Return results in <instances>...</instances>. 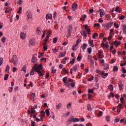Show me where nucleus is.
<instances>
[{"label":"nucleus","mask_w":126,"mask_h":126,"mask_svg":"<svg viewBox=\"0 0 126 126\" xmlns=\"http://www.w3.org/2000/svg\"><path fill=\"white\" fill-rule=\"evenodd\" d=\"M63 82L64 85L66 87H68V88H69V87H70V85L69 82H73V80H72V79L71 78H69L68 81H67V77H64L63 79Z\"/></svg>","instance_id":"obj_1"},{"label":"nucleus","mask_w":126,"mask_h":126,"mask_svg":"<svg viewBox=\"0 0 126 126\" xmlns=\"http://www.w3.org/2000/svg\"><path fill=\"white\" fill-rule=\"evenodd\" d=\"M43 64H40L39 65L37 66L35 68V70L38 72V74L40 75V76H43L44 74L42 73L43 71Z\"/></svg>","instance_id":"obj_2"},{"label":"nucleus","mask_w":126,"mask_h":126,"mask_svg":"<svg viewBox=\"0 0 126 126\" xmlns=\"http://www.w3.org/2000/svg\"><path fill=\"white\" fill-rule=\"evenodd\" d=\"M33 19V16H32V13L30 11L27 12V20L28 22H32Z\"/></svg>","instance_id":"obj_3"},{"label":"nucleus","mask_w":126,"mask_h":126,"mask_svg":"<svg viewBox=\"0 0 126 126\" xmlns=\"http://www.w3.org/2000/svg\"><path fill=\"white\" fill-rule=\"evenodd\" d=\"M73 31V28H72V26L69 25L67 27V34H66V37L67 38H69L70 36L71 35V33Z\"/></svg>","instance_id":"obj_4"},{"label":"nucleus","mask_w":126,"mask_h":126,"mask_svg":"<svg viewBox=\"0 0 126 126\" xmlns=\"http://www.w3.org/2000/svg\"><path fill=\"white\" fill-rule=\"evenodd\" d=\"M110 25L113 26V22H109L107 24H102V26L104 27V29H106V30H107V29H109Z\"/></svg>","instance_id":"obj_5"},{"label":"nucleus","mask_w":126,"mask_h":126,"mask_svg":"<svg viewBox=\"0 0 126 126\" xmlns=\"http://www.w3.org/2000/svg\"><path fill=\"white\" fill-rule=\"evenodd\" d=\"M118 86H119L120 90L121 91H123V90H124V89L123 88V87H124V84H123V82H122V81H119Z\"/></svg>","instance_id":"obj_6"},{"label":"nucleus","mask_w":126,"mask_h":126,"mask_svg":"<svg viewBox=\"0 0 126 126\" xmlns=\"http://www.w3.org/2000/svg\"><path fill=\"white\" fill-rule=\"evenodd\" d=\"M77 70V65H75L72 67V68L70 69V73L71 74H72L73 71H74V72H76V71Z\"/></svg>","instance_id":"obj_7"},{"label":"nucleus","mask_w":126,"mask_h":126,"mask_svg":"<svg viewBox=\"0 0 126 126\" xmlns=\"http://www.w3.org/2000/svg\"><path fill=\"white\" fill-rule=\"evenodd\" d=\"M12 63H13V64L15 66H16V64L17 63L16 62V56L15 55H13V58L12 59Z\"/></svg>","instance_id":"obj_8"},{"label":"nucleus","mask_w":126,"mask_h":126,"mask_svg":"<svg viewBox=\"0 0 126 126\" xmlns=\"http://www.w3.org/2000/svg\"><path fill=\"white\" fill-rule=\"evenodd\" d=\"M20 36L21 39H22V40H24L26 38V33L23 32H21L20 33Z\"/></svg>","instance_id":"obj_9"},{"label":"nucleus","mask_w":126,"mask_h":126,"mask_svg":"<svg viewBox=\"0 0 126 126\" xmlns=\"http://www.w3.org/2000/svg\"><path fill=\"white\" fill-rule=\"evenodd\" d=\"M72 122L73 123V117H70L66 124L67 125H70V124H71Z\"/></svg>","instance_id":"obj_10"},{"label":"nucleus","mask_w":126,"mask_h":126,"mask_svg":"<svg viewBox=\"0 0 126 126\" xmlns=\"http://www.w3.org/2000/svg\"><path fill=\"white\" fill-rule=\"evenodd\" d=\"M37 35H40L42 33V29L40 27H37L36 30Z\"/></svg>","instance_id":"obj_11"},{"label":"nucleus","mask_w":126,"mask_h":126,"mask_svg":"<svg viewBox=\"0 0 126 126\" xmlns=\"http://www.w3.org/2000/svg\"><path fill=\"white\" fill-rule=\"evenodd\" d=\"M99 13L100 17L101 18L103 17V16L105 15V11L102 9H99Z\"/></svg>","instance_id":"obj_12"},{"label":"nucleus","mask_w":126,"mask_h":126,"mask_svg":"<svg viewBox=\"0 0 126 126\" xmlns=\"http://www.w3.org/2000/svg\"><path fill=\"white\" fill-rule=\"evenodd\" d=\"M77 6H78V5H77V3H73L72 5V10H73V11H75V10H76V8H77Z\"/></svg>","instance_id":"obj_13"},{"label":"nucleus","mask_w":126,"mask_h":126,"mask_svg":"<svg viewBox=\"0 0 126 126\" xmlns=\"http://www.w3.org/2000/svg\"><path fill=\"white\" fill-rule=\"evenodd\" d=\"M89 44L90 45L91 47H92L93 48H94L95 45L94 43V40H89Z\"/></svg>","instance_id":"obj_14"},{"label":"nucleus","mask_w":126,"mask_h":126,"mask_svg":"<svg viewBox=\"0 0 126 126\" xmlns=\"http://www.w3.org/2000/svg\"><path fill=\"white\" fill-rule=\"evenodd\" d=\"M30 44L32 45V46H34L35 44H36V42L35 41V39H31L29 41Z\"/></svg>","instance_id":"obj_15"},{"label":"nucleus","mask_w":126,"mask_h":126,"mask_svg":"<svg viewBox=\"0 0 126 126\" xmlns=\"http://www.w3.org/2000/svg\"><path fill=\"white\" fill-rule=\"evenodd\" d=\"M46 19H53V15L52 14H47L46 16Z\"/></svg>","instance_id":"obj_16"},{"label":"nucleus","mask_w":126,"mask_h":126,"mask_svg":"<svg viewBox=\"0 0 126 126\" xmlns=\"http://www.w3.org/2000/svg\"><path fill=\"white\" fill-rule=\"evenodd\" d=\"M81 35L84 36V37H85V38H86V37H87V33H86L85 31H84V30H82L81 31Z\"/></svg>","instance_id":"obj_17"},{"label":"nucleus","mask_w":126,"mask_h":126,"mask_svg":"<svg viewBox=\"0 0 126 126\" xmlns=\"http://www.w3.org/2000/svg\"><path fill=\"white\" fill-rule=\"evenodd\" d=\"M66 54V51H65L64 53H60L59 54V58H63V57H65Z\"/></svg>","instance_id":"obj_18"},{"label":"nucleus","mask_w":126,"mask_h":126,"mask_svg":"<svg viewBox=\"0 0 126 126\" xmlns=\"http://www.w3.org/2000/svg\"><path fill=\"white\" fill-rule=\"evenodd\" d=\"M29 112L30 113V114H34V113L36 112V111L33 109V108H31V109L29 110Z\"/></svg>","instance_id":"obj_19"},{"label":"nucleus","mask_w":126,"mask_h":126,"mask_svg":"<svg viewBox=\"0 0 126 126\" xmlns=\"http://www.w3.org/2000/svg\"><path fill=\"white\" fill-rule=\"evenodd\" d=\"M122 28L123 29V33L126 34V25H122Z\"/></svg>","instance_id":"obj_20"},{"label":"nucleus","mask_w":126,"mask_h":126,"mask_svg":"<svg viewBox=\"0 0 126 126\" xmlns=\"http://www.w3.org/2000/svg\"><path fill=\"white\" fill-rule=\"evenodd\" d=\"M87 17V15H84L83 16H82V17L80 18L81 21H84Z\"/></svg>","instance_id":"obj_21"},{"label":"nucleus","mask_w":126,"mask_h":126,"mask_svg":"<svg viewBox=\"0 0 126 126\" xmlns=\"http://www.w3.org/2000/svg\"><path fill=\"white\" fill-rule=\"evenodd\" d=\"M88 45L87 44H86V43H84L83 44V45L81 46V48L82 49H83V50H86V48H87V46Z\"/></svg>","instance_id":"obj_22"},{"label":"nucleus","mask_w":126,"mask_h":126,"mask_svg":"<svg viewBox=\"0 0 126 126\" xmlns=\"http://www.w3.org/2000/svg\"><path fill=\"white\" fill-rule=\"evenodd\" d=\"M118 70H119V67H118V66L115 65L113 67V71H114V72H116V71H118Z\"/></svg>","instance_id":"obj_23"},{"label":"nucleus","mask_w":126,"mask_h":126,"mask_svg":"<svg viewBox=\"0 0 126 126\" xmlns=\"http://www.w3.org/2000/svg\"><path fill=\"white\" fill-rule=\"evenodd\" d=\"M62 108V103H59L56 105L57 110H60Z\"/></svg>","instance_id":"obj_24"},{"label":"nucleus","mask_w":126,"mask_h":126,"mask_svg":"<svg viewBox=\"0 0 126 126\" xmlns=\"http://www.w3.org/2000/svg\"><path fill=\"white\" fill-rule=\"evenodd\" d=\"M32 62L33 63H35L37 62V58L35 57V56H33L32 59Z\"/></svg>","instance_id":"obj_25"},{"label":"nucleus","mask_w":126,"mask_h":126,"mask_svg":"<svg viewBox=\"0 0 126 126\" xmlns=\"http://www.w3.org/2000/svg\"><path fill=\"white\" fill-rule=\"evenodd\" d=\"M77 47H78V44H75L73 46L72 50L73 51H76L77 49Z\"/></svg>","instance_id":"obj_26"},{"label":"nucleus","mask_w":126,"mask_h":126,"mask_svg":"<svg viewBox=\"0 0 126 126\" xmlns=\"http://www.w3.org/2000/svg\"><path fill=\"white\" fill-rule=\"evenodd\" d=\"M36 95V94L34 93L32 94L31 95V100H34L35 99V96Z\"/></svg>","instance_id":"obj_27"},{"label":"nucleus","mask_w":126,"mask_h":126,"mask_svg":"<svg viewBox=\"0 0 126 126\" xmlns=\"http://www.w3.org/2000/svg\"><path fill=\"white\" fill-rule=\"evenodd\" d=\"M108 88L111 91H113V90H114V87H113V85L112 84L109 85Z\"/></svg>","instance_id":"obj_28"},{"label":"nucleus","mask_w":126,"mask_h":126,"mask_svg":"<svg viewBox=\"0 0 126 126\" xmlns=\"http://www.w3.org/2000/svg\"><path fill=\"white\" fill-rule=\"evenodd\" d=\"M5 40H6V37H5V36H3L1 38V41L2 42V43H5Z\"/></svg>","instance_id":"obj_29"},{"label":"nucleus","mask_w":126,"mask_h":126,"mask_svg":"<svg viewBox=\"0 0 126 126\" xmlns=\"http://www.w3.org/2000/svg\"><path fill=\"white\" fill-rule=\"evenodd\" d=\"M109 67H110V65H109V64H106L104 67V70H107V69H109Z\"/></svg>","instance_id":"obj_30"},{"label":"nucleus","mask_w":126,"mask_h":126,"mask_svg":"<svg viewBox=\"0 0 126 126\" xmlns=\"http://www.w3.org/2000/svg\"><path fill=\"white\" fill-rule=\"evenodd\" d=\"M79 121H80V119L73 117V123H77V122H79Z\"/></svg>","instance_id":"obj_31"},{"label":"nucleus","mask_w":126,"mask_h":126,"mask_svg":"<svg viewBox=\"0 0 126 126\" xmlns=\"http://www.w3.org/2000/svg\"><path fill=\"white\" fill-rule=\"evenodd\" d=\"M72 105V103H71V102H69L67 103V109H70V107H71Z\"/></svg>","instance_id":"obj_32"},{"label":"nucleus","mask_w":126,"mask_h":126,"mask_svg":"<svg viewBox=\"0 0 126 126\" xmlns=\"http://www.w3.org/2000/svg\"><path fill=\"white\" fill-rule=\"evenodd\" d=\"M121 41H118L117 40H115V45L116 47H118V46H120L121 45Z\"/></svg>","instance_id":"obj_33"},{"label":"nucleus","mask_w":126,"mask_h":126,"mask_svg":"<svg viewBox=\"0 0 126 126\" xmlns=\"http://www.w3.org/2000/svg\"><path fill=\"white\" fill-rule=\"evenodd\" d=\"M115 11H116V12H119V13H121V10L120 9V6L116 7Z\"/></svg>","instance_id":"obj_34"},{"label":"nucleus","mask_w":126,"mask_h":126,"mask_svg":"<svg viewBox=\"0 0 126 126\" xmlns=\"http://www.w3.org/2000/svg\"><path fill=\"white\" fill-rule=\"evenodd\" d=\"M51 34H52V31H49L47 32L46 36H47L48 37H50L51 36Z\"/></svg>","instance_id":"obj_35"},{"label":"nucleus","mask_w":126,"mask_h":126,"mask_svg":"<svg viewBox=\"0 0 126 126\" xmlns=\"http://www.w3.org/2000/svg\"><path fill=\"white\" fill-rule=\"evenodd\" d=\"M95 91V90L94 89H89V93H91V94H93V92Z\"/></svg>","instance_id":"obj_36"},{"label":"nucleus","mask_w":126,"mask_h":126,"mask_svg":"<svg viewBox=\"0 0 126 126\" xmlns=\"http://www.w3.org/2000/svg\"><path fill=\"white\" fill-rule=\"evenodd\" d=\"M92 52V48L90 47L88 48V54H89V55H90V54H91V53Z\"/></svg>","instance_id":"obj_37"},{"label":"nucleus","mask_w":126,"mask_h":126,"mask_svg":"<svg viewBox=\"0 0 126 126\" xmlns=\"http://www.w3.org/2000/svg\"><path fill=\"white\" fill-rule=\"evenodd\" d=\"M45 114L48 116H50V110H49V109H46V110H45Z\"/></svg>","instance_id":"obj_38"},{"label":"nucleus","mask_w":126,"mask_h":126,"mask_svg":"<svg viewBox=\"0 0 126 126\" xmlns=\"http://www.w3.org/2000/svg\"><path fill=\"white\" fill-rule=\"evenodd\" d=\"M26 65H24L21 69V71H24V72H26Z\"/></svg>","instance_id":"obj_39"},{"label":"nucleus","mask_w":126,"mask_h":126,"mask_svg":"<svg viewBox=\"0 0 126 126\" xmlns=\"http://www.w3.org/2000/svg\"><path fill=\"white\" fill-rule=\"evenodd\" d=\"M10 69V67L9 66V65H7V66L6 67L5 71L7 72H9Z\"/></svg>","instance_id":"obj_40"},{"label":"nucleus","mask_w":126,"mask_h":126,"mask_svg":"<svg viewBox=\"0 0 126 126\" xmlns=\"http://www.w3.org/2000/svg\"><path fill=\"white\" fill-rule=\"evenodd\" d=\"M30 75H34V69L32 68V69H31V72L30 73Z\"/></svg>","instance_id":"obj_41"},{"label":"nucleus","mask_w":126,"mask_h":126,"mask_svg":"<svg viewBox=\"0 0 126 126\" xmlns=\"http://www.w3.org/2000/svg\"><path fill=\"white\" fill-rule=\"evenodd\" d=\"M8 76H9V75L8 74H6L4 77V80H7L8 78Z\"/></svg>","instance_id":"obj_42"},{"label":"nucleus","mask_w":126,"mask_h":126,"mask_svg":"<svg viewBox=\"0 0 126 126\" xmlns=\"http://www.w3.org/2000/svg\"><path fill=\"white\" fill-rule=\"evenodd\" d=\"M102 115H103V112L99 111L98 113L97 114V116H98V117H102Z\"/></svg>","instance_id":"obj_43"},{"label":"nucleus","mask_w":126,"mask_h":126,"mask_svg":"<svg viewBox=\"0 0 126 126\" xmlns=\"http://www.w3.org/2000/svg\"><path fill=\"white\" fill-rule=\"evenodd\" d=\"M3 63V59L2 58H0V66Z\"/></svg>","instance_id":"obj_44"},{"label":"nucleus","mask_w":126,"mask_h":126,"mask_svg":"<svg viewBox=\"0 0 126 126\" xmlns=\"http://www.w3.org/2000/svg\"><path fill=\"white\" fill-rule=\"evenodd\" d=\"M98 36V33H94L93 36V39H96V37H97Z\"/></svg>","instance_id":"obj_45"},{"label":"nucleus","mask_w":126,"mask_h":126,"mask_svg":"<svg viewBox=\"0 0 126 126\" xmlns=\"http://www.w3.org/2000/svg\"><path fill=\"white\" fill-rule=\"evenodd\" d=\"M114 27H116V29H118V28H119V24H118L117 23H115L114 24Z\"/></svg>","instance_id":"obj_46"},{"label":"nucleus","mask_w":126,"mask_h":126,"mask_svg":"<svg viewBox=\"0 0 126 126\" xmlns=\"http://www.w3.org/2000/svg\"><path fill=\"white\" fill-rule=\"evenodd\" d=\"M23 3V0H19L17 2L18 4L21 5Z\"/></svg>","instance_id":"obj_47"},{"label":"nucleus","mask_w":126,"mask_h":126,"mask_svg":"<svg viewBox=\"0 0 126 126\" xmlns=\"http://www.w3.org/2000/svg\"><path fill=\"white\" fill-rule=\"evenodd\" d=\"M88 80L89 81H92L94 80V76H92V77L88 79Z\"/></svg>","instance_id":"obj_48"},{"label":"nucleus","mask_w":126,"mask_h":126,"mask_svg":"<svg viewBox=\"0 0 126 126\" xmlns=\"http://www.w3.org/2000/svg\"><path fill=\"white\" fill-rule=\"evenodd\" d=\"M108 75H109L108 73H104V75L102 76V78H106V77L108 76Z\"/></svg>","instance_id":"obj_49"},{"label":"nucleus","mask_w":126,"mask_h":126,"mask_svg":"<svg viewBox=\"0 0 126 126\" xmlns=\"http://www.w3.org/2000/svg\"><path fill=\"white\" fill-rule=\"evenodd\" d=\"M87 109H88V111H91V105L88 104L87 105Z\"/></svg>","instance_id":"obj_50"},{"label":"nucleus","mask_w":126,"mask_h":126,"mask_svg":"<svg viewBox=\"0 0 126 126\" xmlns=\"http://www.w3.org/2000/svg\"><path fill=\"white\" fill-rule=\"evenodd\" d=\"M58 42V38L55 37L53 38V43H54V44H56V43H57Z\"/></svg>","instance_id":"obj_51"},{"label":"nucleus","mask_w":126,"mask_h":126,"mask_svg":"<svg viewBox=\"0 0 126 126\" xmlns=\"http://www.w3.org/2000/svg\"><path fill=\"white\" fill-rule=\"evenodd\" d=\"M110 120H111V117H110V116H106V121L107 122H110Z\"/></svg>","instance_id":"obj_52"},{"label":"nucleus","mask_w":126,"mask_h":126,"mask_svg":"<svg viewBox=\"0 0 126 126\" xmlns=\"http://www.w3.org/2000/svg\"><path fill=\"white\" fill-rule=\"evenodd\" d=\"M56 17H57V12H54L53 13V18H54V19H56Z\"/></svg>","instance_id":"obj_53"},{"label":"nucleus","mask_w":126,"mask_h":126,"mask_svg":"<svg viewBox=\"0 0 126 126\" xmlns=\"http://www.w3.org/2000/svg\"><path fill=\"white\" fill-rule=\"evenodd\" d=\"M88 60H89V61H92V56L88 55Z\"/></svg>","instance_id":"obj_54"},{"label":"nucleus","mask_w":126,"mask_h":126,"mask_svg":"<svg viewBox=\"0 0 126 126\" xmlns=\"http://www.w3.org/2000/svg\"><path fill=\"white\" fill-rule=\"evenodd\" d=\"M115 123H119L120 122V119L118 117H116V119L114 121Z\"/></svg>","instance_id":"obj_55"},{"label":"nucleus","mask_w":126,"mask_h":126,"mask_svg":"<svg viewBox=\"0 0 126 126\" xmlns=\"http://www.w3.org/2000/svg\"><path fill=\"white\" fill-rule=\"evenodd\" d=\"M75 59H73L70 62V63L71 64H73V63H75Z\"/></svg>","instance_id":"obj_56"},{"label":"nucleus","mask_w":126,"mask_h":126,"mask_svg":"<svg viewBox=\"0 0 126 126\" xmlns=\"http://www.w3.org/2000/svg\"><path fill=\"white\" fill-rule=\"evenodd\" d=\"M90 65H94V61L93 60L90 61Z\"/></svg>","instance_id":"obj_57"},{"label":"nucleus","mask_w":126,"mask_h":126,"mask_svg":"<svg viewBox=\"0 0 126 126\" xmlns=\"http://www.w3.org/2000/svg\"><path fill=\"white\" fill-rule=\"evenodd\" d=\"M63 70L64 71L65 74H67L68 72L67 71L66 69H65V68H63Z\"/></svg>","instance_id":"obj_58"},{"label":"nucleus","mask_w":126,"mask_h":126,"mask_svg":"<svg viewBox=\"0 0 126 126\" xmlns=\"http://www.w3.org/2000/svg\"><path fill=\"white\" fill-rule=\"evenodd\" d=\"M77 77L78 78L79 77V78H80V77H81V76H82V74L81 73H78V75H77Z\"/></svg>","instance_id":"obj_59"},{"label":"nucleus","mask_w":126,"mask_h":126,"mask_svg":"<svg viewBox=\"0 0 126 126\" xmlns=\"http://www.w3.org/2000/svg\"><path fill=\"white\" fill-rule=\"evenodd\" d=\"M94 26H96L97 27H101L99 23H96L94 24Z\"/></svg>","instance_id":"obj_60"},{"label":"nucleus","mask_w":126,"mask_h":126,"mask_svg":"<svg viewBox=\"0 0 126 126\" xmlns=\"http://www.w3.org/2000/svg\"><path fill=\"white\" fill-rule=\"evenodd\" d=\"M40 113L41 114L42 117H44L45 114H46V113L45 112H44V111H41Z\"/></svg>","instance_id":"obj_61"},{"label":"nucleus","mask_w":126,"mask_h":126,"mask_svg":"<svg viewBox=\"0 0 126 126\" xmlns=\"http://www.w3.org/2000/svg\"><path fill=\"white\" fill-rule=\"evenodd\" d=\"M56 69H55V68L53 67L52 68V72L54 74V73H56Z\"/></svg>","instance_id":"obj_62"},{"label":"nucleus","mask_w":126,"mask_h":126,"mask_svg":"<svg viewBox=\"0 0 126 126\" xmlns=\"http://www.w3.org/2000/svg\"><path fill=\"white\" fill-rule=\"evenodd\" d=\"M122 70H123V73H126V68L124 67L122 68Z\"/></svg>","instance_id":"obj_63"},{"label":"nucleus","mask_w":126,"mask_h":126,"mask_svg":"<svg viewBox=\"0 0 126 126\" xmlns=\"http://www.w3.org/2000/svg\"><path fill=\"white\" fill-rule=\"evenodd\" d=\"M86 126H93V125H92V123H87L86 124Z\"/></svg>","instance_id":"obj_64"}]
</instances>
